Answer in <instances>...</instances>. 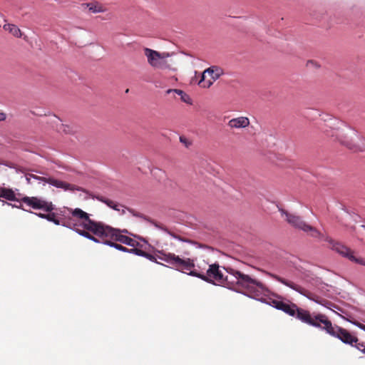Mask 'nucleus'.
Wrapping results in <instances>:
<instances>
[{
  "label": "nucleus",
  "instance_id": "nucleus-17",
  "mask_svg": "<svg viewBox=\"0 0 365 365\" xmlns=\"http://www.w3.org/2000/svg\"><path fill=\"white\" fill-rule=\"evenodd\" d=\"M4 29L6 31H9L10 34H11L13 36L16 37H21V31L19 29L18 26H16L14 24H7L4 26Z\"/></svg>",
  "mask_w": 365,
  "mask_h": 365
},
{
  "label": "nucleus",
  "instance_id": "nucleus-34",
  "mask_svg": "<svg viewBox=\"0 0 365 365\" xmlns=\"http://www.w3.org/2000/svg\"><path fill=\"white\" fill-rule=\"evenodd\" d=\"M168 233H169L170 235H172L173 237H174L175 238H178V239H179V240H181V238H180V237H177L175 235H174V234L171 233L170 232H169Z\"/></svg>",
  "mask_w": 365,
  "mask_h": 365
},
{
  "label": "nucleus",
  "instance_id": "nucleus-33",
  "mask_svg": "<svg viewBox=\"0 0 365 365\" xmlns=\"http://www.w3.org/2000/svg\"><path fill=\"white\" fill-rule=\"evenodd\" d=\"M46 215L47 214H43V213H38L37 214V215L41 217V218H43V219H46Z\"/></svg>",
  "mask_w": 365,
  "mask_h": 365
},
{
  "label": "nucleus",
  "instance_id": "nucleus-23",
  "mask_svg": "<svg viewBox=\"0 0 365 365\" xmlns=\"http://www.w3.org/2000/svg\"><path fill=\"white\" fill-rule=\"evenodd\" d=\"M269 299L270 300L269 302V304H271L272 307H275L277 309H279L281 304L283 302V301L279 300V299H276L269 298Z\"/></svg>",
  "mask_w": 365,
  "mask_h": 365
},
{
  "label": "nucleus",
  "instance_id": "nucleus-35",
  "mask_svg": "<svg viewBox=\"0 0 365 365\" xmlns=\"http://www.w3.org/2000/svg\"><path fill=\"white\" fill-rule=\"evenodd\" d=\"M120 231L121 232V234L123 235V233H128V230H120Z\"/></svg>",
  "mask_w": 365,
  "mask_h": 365
},
{
  "label": "nucleus",
  "instance_id": "nucleus-25",
  "mask_svg": "<svg viewBox=\"0 0 365 365\" xmlns=\"http://www.w3.org/2000/svg\"><path fill=\"white\" fill-rule=\"evenodd\" d=\"M353 346L356 347L358 350L365 354V342H359L358 341L356 343L354 344Z\"/></svg>",
  "mask_w": 365,
  "mask_h": 365
},
{
  "label": "nucleus",
  "instance_id": "nucleus-8",
  "mask_svg": "<svg viewBox=\"0 0 365 365\" xmlns=\"http://www.w3.org/2000/svg\"><path fill=\"white\" fill-rule=\"evenodd\" d=\"M325 240L329 243V247L332 250L339 253L342 257L347 258L352 262L365 266V259L355 256L354 252L352 251L350 248L347 247L339 242L334 241L329 237H327Z\"/></svg>",
  "mask_w": 365,
  "mask_h": 365
},
{
  "label": "nucleus",
  "instance_id": "nucleus-21",
  "mask_svg": "<svg viewBox=\"0 0 365 365\" xmlns=\"http://www.w3.org/2000/svg\"><path fill=\"white\" fill-rule=\"evenodd\" d=\"M96 199L103 203H105L106 205H108L109 207L113 208L114 207V205H115V202L113 200H111L110 199H108L103 196H97Z\"/></svg>",
  "mask_w": 365,
  "mask_h": 365
},
{
  "label": "nucleus",
  "instance_id": "nucleus-18",
  "mask_svg": "<svg viewBox=\"0 0 365 365\" xmlns=\"http://www.w3.org/2000/svg\"><path fill=\"white\" fill-rule=\"evenodd\" d=\"M171 92L176 93L178 96H180L181 100L187 103V104H192V100L190 97L185 93L183 91L179 90V89H168L167 91V93H170Z\"/></svg>",
  "mask_w": 365,
  "mask_h": 365
},
{
  "label": "nucleus",
  "instance_id": "nucleus-14",
  "mask_svg": "<svg viewBox=\"0 0 365 365\" xmlns=\"http://www.w3.org/2000/svg\"><path fill=\"white\" fill-rule=\"evenodd\" d=\"M21 196H22L21 193H15L11 188L0 185V201L4 202V200H8L19 202V197Z\"/></svg>",
  "mask_w": 365,
  "mask_h": 365
},
{
  "label": "nucleus",
  "instance_id": "nucleus-5",
  "mask_svg": "<svg viewBox=\"0 0 365 365\" xmlns=\"http://www.w3.org/2000/svg\"><path fill=\"white\" fill-rule=\"evenodd\" d=\"M279 310L283 311L289 316L296 317L303 323L310 326H318L316 318L318 317V313H311L308 310L303 309L294 303H287L283 302Z\"/></svg>",
  "mask_w": 365,
  "mask_h": 365
},
{
  "label": "nucleus",
  "instance_id": "nucleus-27",
  "mask_svg": "<svg viewBox=\"0 0 365 365\" xmlns=\"http://www.w3.org/2000/svg\"><path fill=\"white\" fill-rule=\"evenodd\" d=\"M206 75H207V73H205V71H204L202 73L201 78H200V81L198 82V85L202 88H204L203 85H205V83H206V81H207V80H205Z\"/></svg>",
  "mask_w": 365,
  "mask_h": 365
},
{
  "label": "nucleus",
  "instance_id": "nucleus-20",
  "mask_svg": "<svg viewBox=\"0 0 365 365\" xmlns=\"http://www.w3.org/2000/svg\"><path fill=\"white\" fill-rule=\"evenodd\" d=\"M102 240L104 241L105 244H106L110 247H113L120 251L129 252L130 249H128L127 247H123L121 245H119V244H117V243L113 242V240H110L109 238L102 239Z\"/></svg>",
  "mask_w": 365,
  "mask_h": 365
},
{
  "label": "nucleus",
  "instance_id": "nucleus-26",
  "mask_svg": "<svg viewBox=\"0 0 365 365\" xmlns=\"http://www.w3.org/2000/svg\"><path fill=\"white\" fill-rule=\"evenodd\" d=\"M125 207L122 205H120L118 203H115V205H114V207H113L112 209L115 210H117V211H120L121 210V214H124L125 212Z\"/></svg>",
  "mask_w": 365,
  "mask_h": 365
},
{
  "label": "nucleus",
  "instance_id": "nucleus-10",
  "mask_svg": "<svg viewBox=\"0 0 365 365\" xmlns=\"http://www.w3.org/2000/svg\"><path fill=\"white\" fill-rule=\"evenodd\" d=\"M267 274L272 277V279L279 282L280 283L290 287L291 289L297 291V292L300 293L301 294L308 297L309 299L314 300V302L322 304V302L319 300V297L313 294L309 291L307 290L306 289L303 288L302 287L294 283L292 281H289L284 278H282L277 274L269 273L268 272Z\"/></svg>",
  "mask_w": 365,
  "mask_h": 365
},
{
  "label": "nucleus",
  "instance_id": "nucleus-9",
  "mask_svg": "<svg viewBox=\"0 0 365 365\" xmlns=\"http://www.w3.org/2000/svg\"><path fill=\"white\" fill-rule=\"evenodd\" d=\"M282 215H285L286 221L292 226L300 229L313 237H320L321 233L314 227H312L304 222L300 217L290 214L284 210H280Z\"/></svg>",
  "mask_w": 365,
  "mask_h": 365
},
{
  "label": "nucleus",
  "instance_id": "nucleus-6",
  "mask_svg": "<svg viewBox=\"0 0 365 365\" xmlns=\"http://www.w3.org/2000/svg\"><path fill=\"white\" fill-rule=\"evenodd\" d=\"M144 54L147 57L148 63L155 68L173 70V62L168 58L170 54L168 52H158L157 51L145 48Z\"/></svg>",
  "mask_w": 365,
  "mask_h": 365
},
{
  "label": "nucleus",
  "instance_id": "nucleus-31",
  "mask_svg": "<svg viewBox=\"0 0 365 365\" xmlns=\"http://www.w3.org/2000/svg\"><path fill=\"white\" fill-rule=\"evenodd\" d=\"M354 325L360 328L361 329L365 331V325L359 322H351Z\"/></svg>",
  "mask_w": 365,
  "mask_h": 365
},
{
  "label": "nucleus",
  "instance_id": "nucleus-1",
  "mask_svg": "<svg viewBox=\"0 0 365 365\" xmlns=\"http://www.w3.org/2000/svg\"><path fill=\"white\" fill-rule=\"evenodd\" d=\"M158 258L169 263L178 270L189 271L188 274L198 277L207 282L226 287L231 289H243L253 298H262L263 297L275 296L269 288L262 282L252 278L250 275L232 268L225 269L227 274L224 275L220 269L218 264L215 263L209 266L206 274L199 273L192 270L195 267L192 259L190 258L181 259L173 253L160 252ZM276 297L279 299L280 297Z\"/></svg>",
  "mask_w": 365,
  "mask_h": 365
},
{
  "label": "nucleus",
  "instance_id": "nucleus-30",
  "mask_svg": "<svg viewBox=\"0 0 365 365\" xmlns=\"http://www.w3.org/2000/svg\"><path fill=\"white\" fill-rule=\"evenodd\" d=\"M70 217H71V215H70V216H64V217L63 218L62 221H60L59 220H58V219L56 218V216H55V217H54V221H52V222H53L54 224L57 225H63V222L64 219H65V218Z\"/></svg>",
  "mask_w": 365,
  "mask_h": 365
},
{
  "label": "nucleus",
  "instance_id": "nucleus-19",
  "mask_svg": "<svg viewBox=\"0 0 365 365\" xmlns=\"http://www.w3.org/2000/svg\"><path fill=\"white\" fill-rule=\"evenodd\" d=\"M90 11L93 13H101L107 11V9L102 4L98 3H91L88 4Z\"/></svg>",
  "mask_w": 365,
  "mask_h": 365
},
{
  "label": "nucleus",
  "instance_id": "nucleus-7",
  "mask_svg": "<svg viewBox=\"0 0 365 365\" xmlns=\"http://www.w3.org/2000/svg\"><path fill=\"white\" fill-rule=\"evenodd\" d=\"M81 210L80 208H68V211L71 214V217L68 218H65L63 225L65 227L74 230L81 236H83L91 240H93L96 242H98L99 240H97L93 235H92L90 232L94 235L91 231L84 227L83 225H81V220L74 217V211Z\"/></svg>",
  "mask_w": 365,
  "mask_h": 365
},
{
  "label": "nucleus",
  "instance_id": "nucleus-24",
  "mask_svg": "<svg viewBox=\"0 0 365 365\" xmlns=\"http://www.w3.org/2000/svg\"><path fill=\"white\" fill-rule=\"evenodd\" d=\"M129 252L135 254V255H136L138 256L143 257H144L145 254V251H143L142 250H140V249H138V248L130 249Z\"/></svg>",
  "mask_w": 365,
  "mask_h": 365
},
{
  "label": "nucleus",
  "instance_id": "nucleus-2",
  "mask_svg": "<svg viewBox=\"0 0 365 365\" xmlns=\"http://www.w3.org/2000/svg\"><path fill=\"white\" fill-rule=\"evenodd\" d=\"M74 217L81 220V225L91 231L94 235L101 238H109L113 241L135 247L138 242L132 238L121 234L118 229L113 228L101 222H96L90 218L89 214L82 210H75Z\"/></svg>",
  "mask_w": 365,
  "mask_h": 365
},
{
  "label": "nucleus",
  "instance_id": "nucleus-13",
  "mask_svg": "<svg viewBox=\"0 0 365 365\" xmlns=\"http://www.w3.org/2000/svg\"><path fill=\"white\" fill-rule=\"evenodd\" d=\"M205 73H207V75L210 76V78L207 80L206 83H205L203 86L204 88H208L224 73V72L223 70L218 66H211L205 70Z\"/></svg>",
  "mask_w": 365,
  "mask_h": 365
},
{
  "label": "nucleus",
  "instance_id": "nucleus-32",
  "mask_svg": "<svg viewBox=\"0 0 365 365\" xmlns=\"http://www.w3.org/2000/svg\"><path fill=\"white\" fill-rule=\"evenodd\" d=\"M6 119V114L4 113H0V121L4 120Z\"/></svg>",
  "mask_w": 365,
  "mask_h": 365
},
{
  "label": "nucleus",
  "instance_id": "nucleus-29",
  "mask_svg": "<svg viewBox=\"0 0 365 365\" xmlns=\"http://www.w3.org/2000/svg\"><path fill=\"white\" fill-rule=\"evenodd\" d=\"M48 212L49 213H48L46 215V220L50 222L54 221V217L56 216V214L54 212H51V211Z\"/></svg>",
  "mask_w": 365,
  "mask_h": 365
},
{
  "label": "nucleus",
  "instance_id": "nucleus-28",
  "mask_svg": "<svg viewBox=\"0 0 365 365\" xmlns=\"http://www.w3.org/2000/svg\"><path fill=\"white\" fill-rule=\"evenodd\" d=\"M144 257H145L146 259H149V260H150V261H152V262H154L158 263V262H157V260H156V257H155L154 255H151V254H150V253H148V252H145V254Z\"/></svg>",
  "mask_w": 365,
  "mask_h": 365
},
{
  "label": "nucleus",
  "instance_id": "nucleus-16",
  "mask_svg": "<svg viewBox=\"0 0 365 365\" xmlns=\"http://www.w3.org/2000/svg\"><path fill=\"white\" fill-rule=\"evenodd\" d=\"M51 123L58 133L71 134L73 132V128L68 125L62 123L61 120L56 115H53L51 119Z\"/></svg>",
  "mask_w": 365,
  "mask_h": 365
},
{
  "label": "nucleus",
  "instance_id": "nucleus-3",
  "mask_svg": "<svg viewBox=\"0 0 365 365\" xmlns=\"http://www.w3.org/2000/svg\"><path fill=\"white\" fill-rule=\"evenodd\" d=\"M324 133L328 137L332 138L333 140L338 141L340 144L353 152L365 151V143H363L362 145L356 143L354 137H358L357 134L354 131H351L343 123H338L334 127L326 129Z\"/></svg>",
  "mask_w": 365,
  "mask_h": 365
},
{
  "label": "nucleus",
  "instance_id": "nucleus-4",
  "mask_svg": "<svg viewBox=\"0 0 365 365\" xmlns=\"http://www.w3.org/2000/svg\"><path fill=\"white\" fill-rule=\"evenodd\" d=\"M315 319H317L318 326H314V327L325 331L331 336L339 339L346 344L354 346V344L359 341L356 336L351 334L346 329L336 324L333 325L329 317L325 314L318 313V317Z\"/></svg>",
  "mask_w": 365,
  "mask_h": 365
},
{
  "label": "nucleus",
  "instance_id": "nucleus-36",
  "mask_svg": "<svg viewBox=\"0 0 365 365\" xmlns=\"http://www.w3.org/2000/svg\"><path fill=\"white\" fill-rule=\"evenodd\" d=\"M14 207L19 208V209H23L21 205H14Z\"/></svg>",
  "mask_w": 365,
  "mask_h": 365
},
{
  "label": "nucleus",
  "instance_id": "nucleus-15",
  "mask_svg": "<svg viewBox=\"0 0 365 365\" xmlns=\"http://www.w3.org/2000/svg\"><path fill=\"white\" fill-rule=\"evenodd\" d=\"M250 123V121L247 117L239 116L230 120L227 123V126L230 129H241L248 127Z\"/></svg>",
  "mask_w": 365,
  "mask_h": 365
},
{
  "label": "nucleus",
  "instance_id": "nucleus-22",
  "mask_svg": "<svg viewBox=\"0 0 365 365\" xmlns=\"http://www.w3.org/2000/svg\"><path fill=\"white\" fill-rule=\"evenodd\" d=\"M96 199L103 203H105L106 205H108L109 207L113 208L114 207V205H115V202L113 200H111L110 199H108L103 196H97Z\"/></svg>",
  "mask_w": 365,
  "mask_h": 365
},
{
  "label": "nucleus",
  "instance_id": "nucleus-12",
  "mask_svg": "<svg viewBox=\"0 0 365 365\" xmlns=\"http://www.w3.org/2000/svg\"><path fill=\"white\" fill-rule=\"evenodd\" d=\"M19 202H22L33 209H41L46 212H51L53 210L52 202L41 200L36 197H19Z\"/></svg>",
  "mask_w": 365,
  "mask_h": 365
},
{
  "label": "nucleus",
  "instance_id": "nucleus-11",
  "mask_svg": "<svg viewBox=\"0 0 365 365\" xmlns=\"http://www.w3.org/2000/svg\"><path fill=\"white\" fill-rule=\"evenodd\" d=\"M31 178H34V179H36V180H39L41 181H43V182H47L50 185H52L56 187H58V188H63L65 190H71V191H74V190H81V191H84V190L78 186H76V185H72V184H70V183H67L66 182H63V181H61V180H56V179H54V178H44V177H39V176H37L36 175H34V174H29L28 175H26V180L28 181L29 183H31Z\"/></svg>",
  "mask_w": 365,
  "mask_h": 365
}]
</instances>
